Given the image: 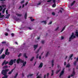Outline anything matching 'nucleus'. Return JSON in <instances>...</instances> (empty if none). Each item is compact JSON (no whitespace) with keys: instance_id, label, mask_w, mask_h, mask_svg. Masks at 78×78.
<instances>
[{"instance_id":"obj_10","label":"nucleus","mask_w":78,"mask_h":78,"mask_svg":"<svg viewBox=\"0 0 78 78\" xmlns=\"http://www.w3.org/2000/svg\"><path fill=\"white\" fill-rule=\"evenodd\" d=\"M73 54H71L70 56H69V58L70 59H71V60H72L73 59L72 58H71L73 56Z\"/></svg>"},{"instance_id":"obj_14","label":"nucleus","mask_w":78,"mask_h":78,"mask_svg":"<svg viewBox=\"0 0 78 78\" xmlns=\"http://www.w3.org/2000/svg\"><path fill=\"white\" fill-rule=\"evenodd\" d=\"M19 60L20 62H22V63L24 62V61L22 60V59H20V58H19Z\"/></svg>"},{"instance_id":"obj_32","label":"nucleus","mask_w":78,"mask_h":78,"mask_svg":"<svg viewBox=\"0 0 78 78\" xmlns=\"http://www.w3.org/2000/svg\"><path fill=\"white\" fill-rule=\"evenodd\" d=\"M48 53H49V52H47V53L45 55L46 57H47L48 55Z\"/></svg>"},{"instance_id":"obj_36","label":"nucleus","mask_w":78,"mask_h":78,"mask_svg":"<svg viewBox=\"0 0 78 78\" xmlns=\"http://www.w3.org/2000/svg\"><path fill=\"white\" fill-rule=\"evenodd\" d=\"M4 17V15H2L0 16V18H3Z\"/></svg>"},{"instance_id":"obj_52","label":"nucleus","mask_w":78,"mask_h":78,"mask_svg":"<svg viewBox=\"0 0 78 78\" xmlns=\"http://www.w3.org/2000/svg\"><path fill=\"white\" fill-rule=\"evenodd\" d=\"M36 78H41V76H38Z\"/></svg>"},{"instance_id":"obj_38","label":"nucleus","mask_w":78,"mask_h":78,"mask_svg":"<svg viewBox=\"0 0 78 78\" xmlns=\"http://www.w3.org/2000/svg\"><path fill=\"white\" fill-rule=\"evenodd\" d=\"M2 44H6V41H2Z\"/></svg>"},{"instance_id":"obj_30","label":"nucleus","mask_w":78,"mask_h":78,"mask_svg":"<svg viewBox=\"0 0 78 78\" xmlns=\"http://www.w3.org/2000/svg\"><path fill=\"white\" fill-rule=\"evenodd\" d=\"M34 57H33L32 58L30 59V61H33V59H34Z\"/></svg>"},{"instance_id":"obj_55","label":"nucleus","mask_w":78,"mask_h":78,"mask_svg":"<svg viewBox=\"0 0 78 78\" xmlns=\"http://www.w3.org/2000/svg\"><path fill=\"white\" fill-rule=\"evenodd\" d=\"M11 35H12V37H13V36H14V34L13 33H12L11 34Z\"/></svg>"},{"instance_id":"obj_37","label":"nucleus","mask_w":78,"mask_h":78,"mask_svg":"<svg viewBox=\"0 0 78 78\" xmlns=\"http://www.w3.org/2000/svg\"><path fill=\"white\" fill-rule=\"evenodd\" d=\"M25 2V1L24 0H23V1H22L21 2V4H22V3H24V2Z\"/></svg>"},{"instance_id":"obj_24","label":"nucleus","mask_w":78,"mask_h":78,"mask_svg":"<svg viewBox=\"0 0 78 78\" xmlns=\"http://www.w3.org/2000/svg\"><path fill=\"white\" fill-rule=\"evenodd\" d=\"M0 12H1L3 10V8H2V6L1 5H0Z\"/></svg>"},{"instance_id":"obj_49","label":"nucleus","mask_w":78,"mask_h":78,"mask_svg":"<svg viewBox=\"0 0 78 78\" xmlns=\"http://www.w3.org/2000/svg\"><path fill=\"white\" fill-rule=\"evenodd\" d=\"M14 69H15V68H14L13 69H12L11 70V71H10V72H12H12H13V70H14Z\"/></svg>"},{"instance_id":"obj_6","label":"nucleus","mask_w":78,"mask_h":78,"mask_svg":"<svg viewBox=\"0 0 78 78\" xmlns=\"http://www.w3.org/2000/svg\"><path fill=\"white\" fill-rule=\"evenodd\" d=\"M43 66V63L41 62L38 68H42Z\"/></svg>"},{"instance_id":"obj_39","label":"nucleus","mask_w":78,"mask_h":78,"mask_svg":"<svg viewBox=\"0 0 78 78\" xmlns=\"http://www.w3.org/2000/svg\"><path fill=\"white\" fill-rule=\"evenodd\" d=\"M16 59H14L13 61V62H14V63H16Z\"/></svg>"},{"instance_id":"obj_23","label":"nucleus","mask_w":78,"mask_h":78,"mask_svg":"<svg viewBox=\"0 0 78 78\" xmlns=\"http://www.w3.org/2000/svg\"><path fill=\"white\" fill-rule=\"evenodd\" d=\"M76 35L77 37H78V32L77 31L76 32Z\"/></svg>"},{"instance_id":"obj_41","label":"nucleus","mask_w":78,"mask_h":78,"mask_svg":"<svg viewBox=\"0 0 78 78\" xmlns=\"http://www.w3.org/2000/svg\"><path fill=\"white\" fill-rule=\"evenodd\" d=\"M52 7L53 8H55V7H56V5L54 4L52 5Z\"/></svg>"},{"instance_id":"obj_5","label":"nucleus","mask_w":78,"mask_h":78,"mask_svg":"<svg viewBox=\"0 0 78 78\" xmlns=\"http://www.w3.org/2000/svg\"><path fill=\"white\" fill-rule=\"evenodd\" d=\"M13 64V60L12 59L11 60L9 63V65L10 66H12Z\"/></svg>"},{"instance_id":"obj_8","label":"nucleus","mask_w":78,"mask_h":78,"mask_svg":"<svg viewBox=\"0 0 78 78\" xmlns=\"http://www.w3.org/2000/svg\"><path fill=\"white\" fill-rule=\"evenodd\" d=\"M23 66H22L21 68H22L23 67V66L25 67V65L27 64V62H23Z\"/></svg>"},{"instance_id":"obj_43","label":"nucleus","mask_w":78,"mask_h":78,"mask_svg":"<svg viewBox=\"0 0 78 78\" xmlns=\"http://www.w3.org/2000/svg\"><path fill=\"white\" fill-rule=\"evenodd\" d=\"M52 0H49L47 1V2L48 3H49L50 2H51Z\"/></svg>"},{"instance_id":"obj_58","label":"nucleus","mask_w":78,"mask_h":78,"mask_svg":"<svg viewBox=\"0 0 78 78\" xmlns=\"http://www.w3.org/2000/svg\"><path fill=\"white\" fill-rule=\"evenodd\" d=\"M59 11L60 12H61V13H62V10H60Z\"/></svg>"},{"instance_id":"obj_29","label":"nucleus","mask_w":78,"mask_h":78,"mask_svg":"<svg viewBox=\"0 0 78 78\" xmlns=\"http://www.w3.org/2000/svg\"><path fill=\"white\" fill-rule=\"evenodd\" d=\"M65 28H66V26H65L64 27H63L61 31V32H62L64 30H65Z\"/></svg>"},{"instance_id":"obj_11","label":"nucleus","mask_w":78,"mask_h":78,"mask_svg":"<svg viewBox=\"0 0 78 78\" xmlns=\"http://www.w3.org/2000/svg\"><path fill=\"white\" fill-rule=\"evenodd\" d=\"M72 74L75 75V69L73 68V70Z\"/></svg>"},{"instance_id":"obj_59","label":"nucleus","mask_w":78,"mask_h":78,"mask_svg":"<svg viewBox=\"0 0 78 78\" xmlns=\"http://www.w3.org/2000/svg\"><path fill=\"white\" fill-rule=\"evenodd\" d=\"M5 36H8V34L7 33L5 34Z\"/></svg>"},{"instance_id":"obj_16","label":"nucleus","mask_w":78,"mask_h":78,"mask_svg":"<svg viewBox=\"0 0 78 78\" xmlns=\"http://www.w3.org/2000/svg\"><path fill=\"white\" fill-rule=\"evenodd\" d=\"M29 18H30L31 22H33L35 20L34 19H32V17H30Z\"/></svg>"},{"instance_id":"obj_51","label":"nucleus","mask_w":78,"mask_h":78,"mask_svg":"<svg viewBox=\"0 0 78 78\" xmlns=\"http://www.w3.org/2000/svg\"><path fill=\"white\" fill-rule=\"evenodd\" d=\"M2 8H4V7H6V5H2Z\"/></svg>"},{"instance_id":"obj_53","label":"nucleus","mask_w":78,"mask_h":78,"mask_svg":"<svg viewBox=\"0 0 78 78\" xmlns=\"http://www.w3.org/2000/svg\"><path fill=\"white\" fill-rule=\"evenodd\" d=\"M11 73H12L11 71H10L9 73H8V74H9V75H10V74H11Z\"/></svg>"},{"instance_id":"obj_57","label":"nucleus","mask_w":78,"mask_h":78,"mask_svg":"<svg viewBox=\"0 0 78 78\" xmlns=\"http://www.w3.org/2000/svg\"><path fill=\"white\" fill-rule=\"evenodd\" d=\"M52 23V22H50L48 24V25H50V24H51Z\"/></svg>"},{"instance_id":"obj_28","label":"nucleus","mask_w":78,"mask_h":78,"mask_svg":"<svg viewBox=\"0 0 78 78\" xmlns=\"http://www.w3.org/2000/svg\"><path fill=\"white\" fill-rule=\"evenodd\" d=\"M19 62H20L19 58L16 60V63H17V64H19Z\"/></svg>"},{"instance_id":"obj_54","label":"nucleus","mask_w":78,"mask_h":78,"mask_svg":"<svg viewBox=\"0 0 78 78\" xmlns=\"http://www.w3.org/2000/svg\"><path fill=\"white\" fill-rule=\"evenodd\" d=\"M21 55H22V54L21 53L18 56V57H20V56Z\"/></svg>"},{"instance_id":"obj_45","label":"nucleus","mask_w":78,"mask_h":78,"mask_svg":"<svg viewBox=\"0 0 78 78\" xmlns=\"http://www.w3.org/2000/svg\"><path fill=\"white\" fill-rule=\"evenodd\" d=\"M52 2L54 3V4H55V2H56V0H52Z\"/></svg>"},{"instance_id":"obj_27","label":"nucleus","mask_w":78,"mask_h":78,"mask_svg":"<svg viewBox=\"0 0 78 78\" xmlns=\"http://www.w3.org/2000/svg\"><path fill=\"white\" fill-rule=\"evenodd\" d=\"M51 71H52V73L51 74V76H53L54 73V71L53 70H52Z\"/></svg>"},{"instance_id":"obj_4","label":"nucleus","mask_w":78,"mask_h":78,"mask_svg":"<svg viewBox=\"0 0 78 78\" xmlns=\"http://www.w3.org/2000/svg\"><path fill=\"white\" fill-rule=\"evenodd\" d=\"M64 73V69H63V70L62 71L60 74L59 77H61L63 74Z\"/></svg>"},{"instance_id":"obj_12","label":"nucleus","mask_w":78,"mask_h":78,"mask_svg":"<svg viewBox=\"0 0 78 78\" xmlns=\"http://www.w3.org/2000/svg\"><path fill=\"white\" fill-rule=\"evenodd\" d=\"M5 54H3V55H2L1 58L2 59H4L5 58Z\"/></svg>"},{"instance_id":"obj_61","label":"nucleus","mask_w":78,"mask_h":78,"mask_svg":"<svg viewBox=\"0 0 78 78\" xmlns=\"http://www.w3.org/2000/svg\"><path fill=\"white\" fill-rule=\"evenodd\" d=\"M41 3L40 2H39V3L37 4V5H41Z\"/></svg>"},{"instance_id":"obj_60","label":"nucleus","mask_w":78,"mask_h":78,"mask_svg":"<svg viewBox=\"0 0 78 78\" xmlns=\"http://www.w3.org/2000/svg\"><path fill=\"white\" fill-rule=\"evenodd\" d=\"M54 60H52L51 63H54Z\"/></svg>"},{"instance_id":"obj_22","label":"nucleus","mask_w":78,"mask_h":78,"mask_svg":"<svg viewBox=\"0 0 78 78\" xmlns=\"http://www.w3.org/2000/svg\"><path fill=\"white\" fill-rule=\"evenodd\" d=\"M9 16H10V14H9L8 15L6 16V19H9Z\"/></svg>"},{"instance_id":"obj_21","label":"nucleus","mask_w":78,"mask_h":78,"mask_svg":"<svg viewBox=\"0 0 78 78\" xmlns=\"http://www.w3.org/2000/svg\"><path fill=\"white\" fill-rule=\"evenodd\" d=\"M3 51V49L2 48L0 51V54H2Z\"/></svg>"},{"instance_id":"obj_62","label":"nucleus","mask_w":78,"mask_h":78,"mask_svg":"<svg viewBox=\"0 0 78 78\" xmlns=\"http://www.w3.org/2000/svg\"><path fill=\"white\" fill-rule=\"evenodd\" d=\"M6 30L7 31H9V30L8 29H6Z\"/></svg>"},{"instance_id":"obj_40","label":"nucleus","mask_w":78,"mask_h":78,"mask_svg":"<svg viewBox=\"0 0 78 78\" xmlns=\"http://www.w3.org/2000/svg\"><path fill=\"white\" fill-rule=\"evenodd\" d=\"M4 77L5 78H8V76H7V75L6 74L4 75Z\"/></svg>"},{"instance_id":"obj_1","label":"nucleus","mask_w":78,"mask_h":78,"mask_svg":"<svg viewBox=\"0 0 78 78\" xmlns=\"http://www.w3.org/2000/svg\"><path fill=\"white\" fill-rule=\"evenodd\" d=\"M8 71H9V69H3L2 71V74L3 75H6L7 74V72Z\"/></svg>"},{"instance_id":"obj_18","label":"nucleus","mask_w":78,"mask_h":78,"mask_svg":"<svg viewBox=\"0 0 78 78\" xmlns=\"http://www.w3.org/2000/svg\"><path fill=\"white\" fill-rule=\"evenodd\" d=\"M66 67H70V65L69 63H68L66 66Z\"/></svg>"},{"instance_id":"obj_26","label":"nucleus","mask_w":78,"mask_h":78,"mask_svg":"<svg viewBox=\"0 0 78 78\" xmlns=\"http://www.w3.org/2000/svg\"><path fill=\"white\" fill-rule=\"evenodd\" d=\"M18 75V73H16V75H15L14 76V78H16L17 77V76Z\"/></svg>"},{"instance_id":"obj_17","label":"nucleus","mask_w":78,"mask_h":78,"mask_svg":"<svg viewBox=\"0 0 78 78\" xmlns=\"http://www.w3.org/2000/svg\"><path fill=\"white\" fill-rule=\"evenodd\" d=\"M60 71H61V69H59V70H57L56 71V74H58V73H59V72Z\"/></svg>"},{"instance_id":"obj_50","label":"nucleus","mask_w":78,"mask_h":78,"mask_svg":"<svg viewBox=\"0 0 78 78\" xmlns=\"http://www.w3.org/2000/svg\"><path fill=\"white\" fill-rule=\"evenodd\" d=\"M28 2H26L25 4V5L27 6V5H28Z\"/></svg>"},{"instance_id":"obj_31","label":"nucleus","mask_w":78,"mask_h":78,"mask_svg":"<svg viewBox=\"0 0 78 78\" xmlns=\"http://www.w3.org/2000/svg\"><path fill=\"white\" fill-rule=\"evenodd\" d=\"M8 66H5L4 67V68L7 69V68H8Z\"/></svg>"},{"instance_id":"obj_56","label":"nucleus","mask_w":78,"mask_h":78,"mask_svg":"<svg viewBox=\"0 0 78 78\" xmlns=\"http://www.w3.org/2000/svg\"><path fill=\"white\" fill-rule=\"evenodd\" d=\"M21 8H22V6H20L18 8V9H21Z\"/></svg>"},{"instance_id":"obj_33","label":"nucleus","mask_w":78,"mask_h":78,"mask_svg":"<svg viewBox=\"0 0 78 78\" xmlns=\"http://www.w3.org/2000/svg\"><path fill=\"white\" fill-rule=\"evenodd\" d=\"M76 62H77L76 61H75L74 62L73 64L74 66H76Z\"/></svg>"},{"instance_id":"obj_13","label":"nucleus","mask_w":78,"mask_h":78,"mask_svg":"<svg viewBox=\"0 0 78 78\" xmlns=\"http://www.w3.org/2000/svg\"><path fill=\"white\" fill-rule=\"evenodd\" d=\"M16 15L18 16V17H21L22 16V15L21 14H19L18 13H16Z\"/></svg>"},{"instance_id":"obj_63","label":"nucleus","mask_w":78,"mask_h":78,"mask_svg":"<svg viewBox=\"0 0 78 78\" xmlns=\"http://www.w3.org/2000/svg\"><path fill=\"white\" fill-rule=\"evenodd\" d=\"M66 62H65L64 63V66H66Z\"/></svg>"},{"instance_id":"obj_20","label":"nucleus","mask_w":78,"mask_h":78,"mask_svg":"<svg viewBox=\"0 0 78 78\" xmlns=\"http://www.w3.org/2000/svg\"><path fill=\"white\" fill-rule=\"evenodd\" d=\"M5 10H6V8H5L2 11V13H5Z\"/></svg>"},{"instance_id":"obj_48","label":"nucleus","mask_w":78,"mask_h":78,"mask_svg":"<svg viewBox=\"0 0 78 78\" xmlns=\"http://www.w3.org/2000/svg\"><path fill=\"white\" fill-rule=\"evenodd\" d=\"M45 42V41H41V42L43 44H44V42Z\"/></svg>"},{"instance_id":"obj_64","label":"nucleus","mask_w":78,"mask_h":78,"mask_svg":"<svg viewBox=\"0 0 78 78\" xmlns=\"http://www.w3.org/2000/svg\"><path fill=\"white\" fill-rule=\"evenodd\" d=\"M39 59H41V56H39Z\"/></svg>"},{"instance_id":"obj_47","label":"nucleus","mask_w":78,"mask_h":78,"mask_svg":"<svg viewBox=\"0 0 78 78\" xmlns=\"http://www.w3.org/2000/svg\"><path fill=\"white\" fill-rule=\"evenodd\" d=\"M52 15H53V16H55V13L54 12H52Z\"/></svg>"},{"instance_id":"obj_15","label":"nucleus","mask_w":78,"mask_h":78,"mask_svg":"<svg viewBox=\"0 0 78 78\" xmlns=\"http://www.w3.org/2000/svg\"><path fill=\"white\" fill-rule=\"evenodd\" d=\"M33 75V74H30L29 75H27V78H29V76H32Z\"/></svg>"},{"instance_id":"obj_46","label":"nucleus","mask_w":78,"mask_h":78,"mask_svg":"<svg viewBox=\"0 0 78 78\" xmlns=\"http://www.w3.org/2000/svg\"><path fill=\"white\" fill-rule=\"evenodd\" d=\"M59 28V27H58L57 28H56L55 29V31H57V30H58V29Z\"/></svg>"},{"instance_id":"obj_25","label":"nucleus","mask_w":78,"mask_h":78,"mask_svg":"<svg viewBox=\"0 0 78 78\" xmlns=\"http://www.w3.org/2000/svg\"><path fill=\"white\" fill-rule=\"evenodd\" d=\"M42 23H43L44 22V23L45 24H46L47 22H46V21H41Z\"/></svg>"},{"instance_id":"obj_35","label":"nucleus","mask_w":78,"mask_h":78,"mask_svg":"<svg viewBox=\"0 0 78 78\" xmlns=\"http://www.w3.org/2000/svg\"><path fill=\"white\" fill-rule=\"evenodd\" d=\"M8 63H9V62H5V65H6V64H8Z\"/></svg>"},{"instance_id":"obj_19","label":"nucleus","mask_w":78,"mask_h":78,"mask_svg":"<svg viewBox=\"0 0 78 78\" xmlns=\"http://www.w3.org/2000/svg\"><path fill=\"white\" fill-rule=\"evenodd\" d=\"M27 13H25V15L24 16V18L25 19H27Z\"/></svg>"},{"instance_id":"obj_7","label":"nucleus","mask_w":78,"mask_h":78,"mask_svg":"<svg viewBox=\"0 0 78 78\" xmlns=\"http://www.w3.org/2000/svg\"><path fill=\"white\" fill-rule=\"evenodd\" d=\"M38 46V44L34 45V50H35L37 48V47Z\"/></svg>"},{"instance_id":"obj_2","label":"nucleus","mask_w":78,"mask_h":78,"mask_svg":"<svg viewBox=\"0 0 78 78\" xmlns=\"http://www.w3.org/2000/svg\"><path fill=\"white\" fill-rule=\"evenodd\" d=\"M75 37H76L74 35V33H72V34L71 35L69 39V42L71 41V40L73 39H74V38H75Z\"/></svg>"},{"instance_id":"obj_9","label":"nucleus","mask_w":78,"mask_h":78,"mask_svg":"<svg viewBox=\"0 0 78 78\" xmlns=\"http://www.w3.org/2000/svg\"><path fill=\"white\" fill-rule=\"evenodd\" d=\"M23 56L25 58H28V57L27 56V53H24L23 54Z\"/></svg>"},{"instance_id":"obj_44","label":"nucleus","mask_w":78,"mask_h":78,"mask_svg":"<svg viewBox=\"0 0 78 78\" xmlns=\"http://www.w3.org/2000/svg\"><path fill=\"white\" fill-rule=\"evenodd\" d=\"M8 10H7L5 11V12L6 14H8Z\"/></svg>"},{"instance_id":"obj_3","label":"nucleus","mask_w":78,"mask_h":78,"mask_svg":"<svg viewBox=\"0 0 78 78\" xmlns=\"http://www.w3.org/2000/svg\"><path fill=\"white\" fill-rule=\"evenodd\" d=\"M10 53V52H8V49H6L5 52V55H9Z\"/></svg>"},{"instance_id":"obj_34","label":"nucleus","mask_w":78,"mask_h":78,"mask_svg":"<svg viewBox=\"0 0 78 78\" xmlns=\"http://www.w3.org/2000/svg\"><path fill=\"white\" fill-rule=\"evenodd\" d=\"M5 62H6V61L5 60H4L3 62L2 63V66H3V65H4V64H5Z\"/></svg>"},{"instance_id":"obj_42","label":"nucleus","mask_w":78,"mask_h":78,"mask_svg":"<svg viewBox=\"0 0 78 78\" xmlns=\"http://www.w3.org/2000/svg\"><path fill=\"white\" fill-rule=\"evenodd\" d=\"M47 76L48 78V76H49V73H47Z\"/></svg>"}]
</instances>
